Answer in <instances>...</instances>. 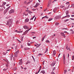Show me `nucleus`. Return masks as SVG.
<instances>
[{"mask_svg": "<svg viewBox=\"0 0 74 74\" xmlns=\"http://www.w3.org/2000/svg\"><path fill=\"white\" fill-rule=\"evenodd\" d=\"M69 21V19H66V20H64V21H65V22H66V21Z\"/></svg>", "mask_w": 74, "mask_h": 74, "instance_id": "obj_41", "label": "nucleus"}, {"mask_svg": "<svg viewBox=\"0 0 74 74\" xmlns=\"http://www.w3.org/2000/svg\"><path fill=\"white\" fill-rule=\"evenodd\" d=\"M23 48V45H21V48Z\"/></svg>", "mask_w": 74, "mask_h": 74, "instance_id": "obj_55", "label": "nucleus"}, {"mask_svg": "<svg viewBox=\"0 0 74 74\" xmlns=\"http://www.w3.org/2000/svg\"><path fill=\"white\" fill-rule=\"evenodd\" d=\"M3 10V9H0V11L1 12H2V11Z\"/></svg>", "mask_w": 74, "mask_h": 74, "instance_id": "obj_42", "label": "nucleus"}, {"mask_svg": "<svg viewBox=\"0 0 74 74\" xmlns=\"http://www.w3.org/2000/svg\"><path fill=\"white\" fill-rule=\"evenodd\" d=\"M13 56V55L12 53V54H11V55H10V60H12V59Z\"/></svg>", "mask_w": 74, "mask_h": 74, "instance_id": "obj_6", "label": "nucleus"}, {"mask_svg": "<svg viewBox=\"0 0 74 74\" xmlns=\"http://www.w3.org/2000/svg\"><path fill=\"white\" fill-rule=\"evenodd\" d=\"M35 17V15L34 16H33V17L32 18H34Z\"/></svg>", "mask_w": 74, "mask_h": 74, "instance_id": "obj_62", "label": "nucleus"}, {"mask_svg": "<svg viewBox=\"0 0 74 74\" xmlns=\"http://www.w3.org/2000/svg\"><path fill=\"white\" fill-rule=\"evenodd\" d=\"M29 21V20L28 19H26L25 20V23H27V22H28V21Z\"/></svg>", "mask_w": 74, "mask_h": 74, "instance_id": "obj_15", "label": "nucleus"}, {"mask_svg": "<svg viewBox=\"0 0 74 74\" xmlns=\"http://www.w3.org/2000/svg\"><path fill=\"white\" fill-rule=\"evenodd\" d=\"M70 16L69 15H68V16H65L64 17H70Z\"/></svg>", "mask_w": 74, "mask_h": 74, "instance_id": "obj_30", "label": "nucleus"}, {"mask_svg": "<svg viewBox=\"0 0 74 74\" xmlns=\"http://www.w3.org/2000/svg\"><path fill=\"white\" fill-rule=\"evenodd\" d=\"M56 63L54 62H53V63L51 65L52 66H53Z\"/></svg>", "mask_w": 74, "mask_h": 74, "instance_id": "obj_19", "label": "nucleus"}, {"mask_svg": "<svg viewBox=\"0 0 74 74\" xmlns=\"http://www.w3.org/2000/svg\"><path fill=\"white\" fill-rule=\"evenodd\" d=\"M32 28H30L28 30H28L29 31Z\"/></svg>", "mask_w": 74, "mask_h": 74, "instance_id": "obj_59", "label": "nucleus"}, {"mask_svg": "<svg viewBox=\"0 0 74 74\" xmlns=\"http://www.w3.org/2000/svg\"><path fill=\"white\" fill-rule=\"evenodd\" d=\"M22 32V31H18L17 32L18 33H21Z\"/></svg>", "mask_w": 74, "mask_h": 74, "instance_id": "obj_44", "label": "nucleus"}, {"mask_svg": "<svg viewBox=\"0 0 74 74\" xmlns=\"http://www.w3.org/2000/svg\"><path fill=\"white\" fill-rule=\"evenodd\" d=\"M6 53H5V52L3 53V54H4V55H6Z\"/></svg>", "mask_w": 74, "mask_h": 74, "instance_id": "obj_60", "label": "nucleus"}, {"mask_svg": "<svg viewBox=\"0 0 74 74\" xmlns=\"http://www.w3.org/2000/svg\"><path fill=\"white\" fill-rule=\"evenodd\" d=\"M27 3V2L26 1H25V2H24V4H26Z\"/></svg>", "mask_w": 74, "mask_h": 74, "instance_id": "obj_47", "label": "nucleus"}, {"mask_svg": "<svg viewBox=\"0 0 74 74\" xmlns=\"http://www.w3.org/2000/svg\"><path fill=\"white\" fill-rule=\"evenodd\" d=\"M33 18H32L30 19V20H33Z\"/></svg>", "mask_w": 74, "mask_h": 74, "instance_id": "obj_64", "label": "nucleus"}, {"mask_svg": "<svg viewBox=\"0 0 74 74\" xmlns=\"http://www.w3.org/2000/svg\"><path fill=\"white\" fill-rule=\"evenodd\" d=\"M46 42L47 43H49V41L48 40H46Z\"/></svg>", "mask_w": 74, "mask_h": 74, "instance_id": "obj_33", "label": "nucleus"}, {"mask_svg": "<svg viewBox=\"0 0 74 74\" xmlns=\"http://www.w3.org/2000/svg\"><path fill=\"white\" fill-rule=\"evenodd\" d=\"M51 74H55V73L54 72H53L51 73Z\"/></svg>", "mask_w": 74, "mask_h": 74, "instance_id": "obj_53", "label": "nucleus"}, {"mask_svg": "<svg viewBox=\"0 0 74 74\" xmlns=\"http://www.w3.org/2000/svg\"><path fill=\"white\" fill-rule=\"evenodd\" d=\"M55 68H56L55 67H54V68H53V71L54 70H55Z\"/></svg>", "mask_w": 74, "mask_h": 74, "instance_id": "obj_50", "label": "nucleus"}, {"mask_svg": "<svg viewBox=\"0 0 74 74\" xmlns=\"http://www.w3.org/2000/svg\"><path fill=\"white\" fill-rule=\"evenodd\" d=\"M71 16L72 17H74V15H71Z\"/></svg>", "mask_w": 74, "mask_h": 74, "instance_id": "obj_57", "label": "nucleus"}, {"mask_svg": "<svg viewBox=\"0 0 74 74\" xmlns=\"http://www.w3.org/2000/svg\"><path fill=\"white\" fill-rule=\"evenodd\" d=\"M66 71H67V70H65L64 71V73L66 74Z\"/></svg>", "mask_w": 74, "mask_h": 74, "instance_id": "obj_45", "label": "nucleus"}, {"mask_svg": "<svg viewBox=\"0 0 74 74\" xmlns=\"http://www.w3.org/2000/svg\"><path fill=\"white\" fill-rule=\"evenodd\" d=\"M29 31V30H27L23 34V35H26V34Z\"/></svg>", "mask_w": 74, "mask_h": 74, "instance_id": "obj_12", "label": "nucleus"}, {"mask_svg": "<svg viewBox=\"0 0 74 74\" xmlns=\"http://www.w3.org/2000/svg\"><path fill=\"white\" fill-rule=\"evenodd\" d=\"M8 69V68L7 69H3V70L4 71H6L7 69Z\"/></svg>", "mask_w": 74, "mask_h": 74, "instance_id": "obj_36", "label": "nucleus"}, {"mask_svg": "<svg viewBox=\"0 0 74 74\" xmlns=\"http://www.w3.org/2000/svg\"><path fill=\"white\" fill-rule=\"evenodd\" d=\"M64 7V6L62 5H61L60 6V8H63Z\"/></svg>", "mask_w": 74, "mask_h": 74, "instance_id": "obj_25", "label": "nucleus"}, {"mask_svg": "<svg viewBox=\"0 0 74 74\" xmlns=\"http://www.w3.org/2000/svg\"><path fill=\"white\" fill-rule=\"evenodd\" d=\"M17 70V68L16 67H15L14 68V71H15Z\"/></svg>", "mask_w": 74, "mask_h": 74, "instance_id": "obj_34", "label": "nucleus"}, {"mask_svg": "<svg viewBox=\"0 0 74 74\" xmlns=\"http://www.w3.org/2000/svg\"><path fill=\"white\" fill-rule=\"evenodd\" d=\"M23 37H22L21 38V41H23Z\"/></svg>", "mask_w": 74, "mask_h": 74, "instance_id": "obj_52", "label": "nucleus"}, {"mask_svg": "<svg viewBox=\"0 0 74 74\" xmlns=\"http://www.w3.org/2000/svg\"><path fill=\"white\" fill-rule=\"evenodd\" d=\"M8 10H7L6 9L4 11V14L5 15V14L8 11Z\"/></svg>", "mask_w": 74, "mask_h": 74, "instance_id": "obj_18", "label": "nucleus"}, {"mask_svg": "<svg viewBox=\"0 0 74 74\" xmlns=\"http://www.w3.org/2000/svg\"><path fill=\"white\" fill-rule=\"evenodd\" d=\"M44 38H42V42L43 41V40L44 39Z\"/></svg>", "mask_w": 74, "mask_h": 74, "instance_id": "obj_40", "label": "nucleus"}, {"mask_svg": "<svg viewBox=\"0 0 74 74\" xmlns=\"http://www.w3.org/2000/svg\"><path fill=\"white\" fill-rule=\"evenodd\" d=\"M70 19H71V20H72L74 21V19L73 18H70Z\"/></svg>", "mask_w": 74, "mask_h": 74, "instance_id": "obj_39", "label": "nucleus"}, {"mask_svg": "<svg viewBox=\"0 0 74 74\" xmlns=\"http://www.w3.org/2000/svg\"><path fill=\"white\" fill-rule=\"evenodd\" d=\"M69 13V11H67L66 13V15L68 14Z\"/></svg>", "mask_w": 74, "mask_h": 74, "instance_id": "obj_38", "label": "nucleus"}, {"mask_svg": "<svg viewBox=\"0 0 74 74\" xmlns=\"http://www.w3.org/2000/svg\"><path fill=\"white\" fill-rule=\"evenodd\" d=\"M74 59V56H72V60H73Z\"/></svg>", "mask_w": 74, "mask_h": 74, "instance_id": "obj_35", "label": "nucleus"}, {"mask_svg": "<svg viewBox=\"0 0 74 74\" xmlns=\"http://www.w3.org/2000/svg\"><path fill=\"white\" fill-rule=\"evenodd\" d=\"M39 5V4L38 3H37L36 5L34 6V7L35 8H37Z\"/></svg>", "mask_w": 74, "mask_h": 74, "instance_id": "obj_9", "label": "nucleus"}, {"mask_svg": "<svg viewBox=\"0 0 74 74\" xmlns=\"http://www.w3.org/2000/svg\"><path fill=\"white\" fill-rule=\"evenodd\" d=\"M72 7L74 8V4L73 3L71 4V8Z\"/></svg>", "mask_w": 74, "mask_h": 74, "instance_id": "obj_20", "label": "nucleus"}, {"mask_svg": "<svg viewBox=\"0 0 74 74\" xmlns=\"http://www.w3.org/2000/svg\"><path fill=\"white\" fill-rule=\"evenodd\" d=\"M10 50V49H8L7 50V51H9Z\"/></svg>", "mask_w": 74, "mask_h": 74, "instance_id": "obj_58", "label": "nucleus"}, {"mask_svg": "<svg viewBox=\"0 0 74 74\" xmlns=\"http://www.w3.org/2000/svg\"><path fill=\"white\" fill-rule=\"evenodd\" d=\"M51 0H50L47 5V7H49L50 5L51 4Z\"/></svg>", "mask_w": 74, "mask_h": 74, "instance_id": "obj_8", "label": "nucleus"}, {"mask_svg": "<svg viewBox=\"0 0 74 74\" xmlns=\"http://www.w3.org/2000/svg\"><path fill=\"white\" fill-rule=\"evenodd\" d=\"M19 50H17L15 53H14V56L15 57H17L18 53H19Z\"/></svg>", "mask_w": 74, "mask_h": 74, "instance_id": "obj_2", "label": "nucleus"}, {"mask_svg": "<svg viewBox=\"0 0 74 74\" xmlns=\"http://www.w3.org/2000/svg\"><path fill=\"white\" fill-rule=\"evenodd\" d=\"M60 18V16H56V17H55V18L56 19H58Z\"/></svg>", "mask_w": 74, "mask_h": 74, "instance_id": "obj_5", "label": "nucleus"}, {"mask_svg": "<svg viewBox=\"0 0 74 74\" xmlns=\"http://www.w3.org/2000/svg\"><path fill=\"white\" fill-rule=\"evenodd\" d=\"M45 18H49L47 16H45Z\"/></svg>", "mask_w": 74, "mask_h": 74, "instance_id": "obj_48", "label": "nucleus"}, {"mask_svg": "<svg viewBox=\"0 0 74 74\" xmlns=\"http://www.w3.org/2000/svg\"><path fill=\"white\" fill-rule=\"evenodd\" d=\"M41 72L43 74H44L45 73V72L44 70H43L41 71Z\"/></svg>", "mask_w": 74, "mask_h": 74, "instance_id": "obj_22", "label": "nucleus"}, {"mask_svg": "<svg viewBox=\"0 0 74 74\" xmlns=\"http://www.w3.org/2000/svg\"><path fill=\"white\" fill-rule=\"evenodd\" d=\"M43 55L41 53H39L38 54V56H42Z\"/></svg>", "mask_w": 74, "mask_h": 74, "instance_id": "obj_24", "label": "nucleus"}, {"mask_svg": "<svg viewBox=\"0 0 74 74\" xmlns=\"http://www.w3.org/2000/svg\"><path fill=\"white\" fill-rule=\"evenodd\" d=\"M45 17V16L44 17H43L42 18V19H43Z\"/></svg>", "mask_w": 74, "mask_h": 74, "instance_id": "obj_63", "label": "nucleus"}, {"mask_svg": "<svg viewBox=\"0 0 74 74\" xmlns=\"http://www.w3.org/2000/svg\"><path fill=\"white\" fill-rule=\"evenodd\" d=\"M70 50V47H68V48L67 49V50Z\"/></svg>", "mask_w": 74, "mask_h": 74, "instance_id": "obj_51", "label": "nucleus"}, {"mask_svg": "<svg viewBox=\"0 0 74 74\" xmlns=\"http://www.w3.org/2000/svg\"><path fill=\"white\" fill-rule=\"evenodd\" d=\"M27 45H28V46H30V44L29 43H27Z\"/></svg>", "mask_w": 74, "mask_h": 74, "instance_id": "obj_46", "label": "nucleus"}, {"mask_svg": "<svg viewBox=\"0 0 74 74\" xmlns=\"http://www.w3.org/2000/svg\"><path fill=\"white\" fill-rule=\"evenodd\" d=\"M59 23H56V25H59Z\"/></svg>", "mask_w": 74, "mask_h": 74, "instance_id": "obj_31", "label": "nucleus"}, {"mask_svg": "<svg viewBox=\"0 0 74 74\" xmlns=\"http://www.w3.org/2000/svg\"><path fill=\"white\" fill-rule=\"evenodd\" d=\"M12 23V19H10L8 21V23H7V25H10L9 26V27H10Z\"/></svg>", "mask_w": 74, "mask_h": 74, "instance_id": "obj_1", "label": "nucleus"}, {"mask_svg": "<svg viewBox=\"0 0 74 74\" xmlns=\"http://www.w3.org/2000/svg\"><path fill=\"white\" fill-rule=\"evenodd\" d=\"M28 63H29V61H28V62L26 63V64H27Z\"/></svg>", "mask_w": 74, "mask_h": 74, "instance_id": "obj_54", "label": "nucleus"}, {"mask_svg": "<svg viewBox=\"0 0 74 74\" xmlns=\"http://www.w3.org/2000/svg\"><path fill=\"white\" fill-rule=\"evenodd\" d=\"M58 0H54V1L52 2V3H53L54 1H58Z\"/></svg>", "mask_w": 74, "mask_h": 74, "instance_id": "obj_43", "label": "nucleus"}, {"mask_svg": "<svg viewBox=\"0 0 74 74\" xmlns=\"http://www.w3.org/2000/svg\"><path fill=\"white\" fill-rule=\"evenodd\" d=\"M32 1H30L29 2H28L27 3V5H28L29 4H30L32 2Z\"/></svg>", "mask_w": 74, "mask_h": 74, "instance_id": "obj_21", "label": "nucleus"}, {"mask_svg": "<svg viewBox=\"0 0 74 74\" xmlns=\"http://www.w3.org/2000/svg\"><path fill=\"white\" fill-rule=\"evenodd\" d=\"M22 59H21L20 60V62H19V65H21L23 63V62H22Z\"/></svg>", "mask_w": 74, "mask_h": 74, "instance_id": "obj_11", "label": "nucleus"}, {"mask_svg": "<svg viewBox=\"0 0 74 74\" xmlns=\"http://www.w3.org/2000/svg\"><path fill=\"white\" fill-rule=\"evenodd\" d=\"M6 4V2H4V3H3V5H5V4Z\"/></svg>", "mask_w": 74, "mask_h": 74, "instance_id": "obj_37", "label": "nucleus"}, {"mask_svg": "<svg viewBox=\"0 0 74 74\" xmlns=\"http://www.w3.org/2000/svg\"><path fill=\"white\" fill-rule=\"evenodd\" d=\"M14 10L12 9L9 11V14H11L12 13H14Z\"/></svg>", "mask_w": 74, "mask_h": 74, "instance_id": "obj_4", "label": "nucleus"}, {"mask_svg": "<svg viewBox=\"0 0 74 74\" xmlns=\"http://www.w3.org/2000/svg\"><path fill=\"white\" fill-rule=\"evenodd\" d=\"M56 54V51L55 50L53 51V55L55 56V54Z\"/></svg>", "mask_w": 74, "mask_h": 74, "instance_id": "obj_17", "label": "nucleus"}, {"mask_svg": "<svg viewBox=\"0 0 74 74\" xmlns=\"http://www.w3.org/2000/svg\"><path fill=\"white\" fill-rule=\"evenodd\" d=\"M58 8H55L54 9H53V12H54L55 13L56 10H58Z\"/></svg>", "mask_w": 74, "mask_h": 74, "instance_id": "obj_10", "label": "nucleus"}, {"mask_svg": "<svg viewBox=\"0 0 74 74\" xmlns=\"http://www.w3.org/2000/svg\"><path fill=\"white\" fill-rule=\"evenodd\" d=\"M53 19L51 18H50V19H49V20H48V21H51V20H53Z\"/></svg>", "mask_w": 74, "mask_h": 74, "instance_id": "obj_26", "label": "nucleus"}, {"mask_svg": "<svg viewBox=\"0 0 74 74\" xmlns=\"http://www.w3.org/2000/svg\"><path fill=\"white\" fill-rule=\"evenodd\" d=\"M18 48V46H16L15 47V51H16Z\"/></svg>", "mask_w": 74, "mask_h": 74, "instance_id": "obj_28", "label": "nucleus"}, {"mask_svg": "<svg viewBox=\"0 0 74 74\" xmlns=\"http://www.w3.org/2000/svg\"><path fill=\"white\" fill-rule=\"evenodd\" d=\"M36 38V37H34L33 38V39H34V38Z\"/></svg>", "mask_w": 74, "mask_h": 74, "instance_id": "obj_56", "label": "nucleus"}, {"mask_svg": "<svg viewBox=\"0 0 74 74\" xmlns=\"http://www.w3.org/2000/svg\"><path fill=\"white\" fill-rule=\"evenodd\" d=\"M60 33L61 34V35H62V36L63 37H65L66 36H65V35H64V34L63 33V32H61V33Z\"/></svg>", "mask_w": 74, "mask_h": 74, "instance_id": "obj_13", "label": "nucleus"}, {"mask_svg": "<svg viewBox=\"0 0 74 74\" xmlns=\"http://www.w3.org/2000/svg\"><path fill=\"white\" fill-rule=\"evenodd\" d=\"M70 31H72L71 32L72 34H74V32L73 31L72 29H71Z\"/></svg>", "mask_w": 74, "mask_h": 74, "instance_id": "obj_23", "label": "nucleus"}, {"mask_svg": "<svg viewBox=\"0 0 74 74\" xmlns=\"http://www.w3.org/2000/svg\"><path fill=\"white\" fill-rule=\"evenodd\" d=\"M69 3H70L69 2H66V5H67V4H69Z\"/></svg>", "mask_w": 74, "mask_h": 74, "instance_id": "obj_32", "label": "nucleus"}, {"mask_svg": "<svg viewBox=\"0 0 74 74\" xmlns=\"http://www.w3.org/2000/svg\"><path fill=\"white\" fill-rule=\"evenodd\" d=\"M48 51V49L47 48L46 50V51L45 52V53H46Z\"/></svg>", "mask_w": 74, "mask_h": 74, "instance_id": "obj_29", "label": "nucleus"}, {"mask_svg": "<svg viewBox=\"0 0 74 74\" xmlns=\"http://www.w3.org/2000/svg\"><path fill=\"white\" fill-rule=\"evenodd\" d=\"M63 59L64 64H65L66 59L65 57V55L64 53L63 54Z\"/></svg>", "mask_w": 74, "mask_h": 74, "instance_id": "obj_3", "label": "nucleus"}, {"mask_svg": "<svg viewBox=\"0 0 74 74\" xmlns=\"http://www.w3.org/2000/svg\"><path fill=\"white\" fill-rule=\"evenodd\" d=\"M10 7H11L10 6L7 9H6V10H8V11L9 10V9L10 8Z\"/></svg>", "mask_w": 74, "mask_h": 74, "instance_id": "obj_27", "label": "nucleus"}, {"mask_svg": "<svg viewBox=\"0 0 74 74\" xmlns=\"http://www.w3.org/2000/svg\"><path fill=\"white\" fill-rule=\"evenodd\" d=\"M29 49H30L29 48H24V50L25 51H26L27 50H29Z\"/></svg>", "mask_w": 74, "mask_h": 74, "instance_id": "obj_16", "label": "nucleus"}, {"mask_svg": "<svg viewBox=\"0 0 74 74\" xmlns=\"http://www.w3.org/2000/svg\"><path fill=\"white\" fill-rule=\"evenodd\" d=\"M23 28L24 29H28L29 28V27L27 26H25Z\"/></svg>", "mask_w": 74, "mask_h": 74, "instance_id": "obj_14", "label": "nucleus"}, {"mask_svg": "<svg viewBox=\"0 0 74 74\" xmlns=\"http://www.w3.org/2000/svg\"><path fill=\"white\" fill-rule=\"evenodd\" d=\"M24 15H25V16H27L28 15V13H27L26 12H24L23 14V16H24Z\"/></svg>", "mask_w": 74, "mask_h": 74, "instance_id": "obj_7", "label": "nucleus"}, {"mask_svg": "<svg viewBox=\"0 0 74 74\" xmlns=\"http://www.w3.org/2000/svg\"><path fill=\"white\" fill-rule=\"evenodd\" d=\"M68 29L66 28H62V29Z\"/></svg>", "mask_w": 74, "mask_h": 74, "instance_id": "obj_49", "label": "nucleus"}, {"mask_svg": "<svg viewBox=\"0 0 74 74\" xmlns=\"http://www.w3.org/2000/svg\"><path fill=\"white\" fill-rule=\"evenodd\" d=\"M47 9V8L46 9L44 10V12H45Z\"/></svg>", "mask_w": 74, "mask_h": 74, "instance_id": "obj_61", "label": "nucleus"}]
</instances>
